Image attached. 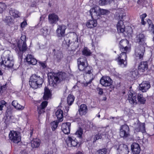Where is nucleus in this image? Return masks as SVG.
Here are the masks:
<instances>
[{
    "label": "nucleus",
    "instance_id": "nucleus-1",
    "mask_svg": "<svg viewBox=\"0 0 154 154\" xmlns=\"http://www.w3.org/2000/svg\"><path fill=\"white\" fill-rule=\"evenodd\" d=\"M48 75L49 85L54 87L60 81L65 80L66 77V74L62 72L57 73L51 72L48 73Z\"/></svg>",
    "mask_w": 154,
    "mask_h": 154
},
{
    "label": "nucleus",
    "instance_id": "nucleus-2",
    "mask_svg": "<svg viewBox=\"0 0 154 154\" xmlns=\"http://www.w3.org/2000/svg\"><path fill=\"white\" fill-rule=\"evenodd\" d=\"M77 65L79 70L86 74H91L93 71L92 67L88 66L87 59L84 56L81 57L77 59Z\"/></svg>",
    "mask_w": 154,
    "mask_h": 154
},
{
    "label": "nucleus",
    "instance_id": "nucleus-3",
    "mask_svg": "<svg viewBox=\"0 0 154 154\" xmlns=\"http://www.w3.org/2000/svg\"><path fill=\"white\" fill-rule=\"evenodd\" d=\"M26 41V36L24 35L22 36L20 40L18 42L17 47L15 49L16 53L20 57H22L23 53L27 49Z\"/></svg>",
    "mask_w": 154,
    "mask_h": 154
},
{
    "label": "nucleus",
    "instance_id": "nucleus-4",
    "mask_svg": "<svg viewBox=\"0 0 154 154\" xmlns=\"http://www.w3.org/2000/svg\"><path fill=\"white\" fill-rule=\"evenodd\" d=\"M43 82L41 77L34 74L30 77L29 84L33 88L37 89L41 86Z\"/></svg>",
    "mask_w": 154,
    "mask_h": 154
},
{
    "label": "nucleus",
    "instance_id": "nucleus-5",
    "mask_svg": "<svg viewBox=\"0 0 154 154\" xmlns=\"http://www.w3.org/2000/svg\"><path fill=\"white\" fill-rule=\"evenodd\" d=\"M147 47L146 44H139V45L136 47L135 53L136 56L139 57L141 60L143 59V57L145 51V48Z\"/></svg>",
    "mask_w": 154,
    "mask_h": 154
},
{
    "label": "nucleus",
    "instance_id": "nucleus-6",
    "mask_svg": "<svg viewBox=\"0 0 154 154\" xmlns=\"http://www.w3.org/2000/svg\"><path fill=\"white\" fill-rule=\"evenodd\" d=\"M0 65H4L8 68L12 67L14 65V61L10 59L8 55L5 57L4 56L0 57Z\"/></svg>",
    "mask_w": 154,
    "mask_h": 154
},
{
    "label": "nucleus",
    "instance_id": "nucleus-7",
    "mask_svg": "<svg viewBox=\"0 0 154 154\" xmlns=\"http://www.w3.org/2000/svg\"><path fill=\"white\" fill-rule=\"evenodd\" d=\"M125 14L122 13H120L119 14V19L120 20L118 22L117 27L118 31L119 32L123 33L125 34V26L124 25L122 19L125 17Z\"/></svg>",
    "mask_w": 154,
    "mask_h": 154
},
{
    "label": "nucleus",
    "instance_id": "nucleus-8",
    "mask_svg": "<svg viewBox=\"0 0 154 154\" xmlns=\"http://www.w3.org/2000/svg\"><path fill=\"white\" fill-rule=\"evenodd\" d=\"M118 65L121 67H126L127 65V56L126 53H121L116 59Z\"/></svg>",
    "mask_w": 154,
    "mask_h": 154
},
{
    "label": "nucleus",
    "instance_id": "nucleus-9",
    "mask_svg": "<svg viewBox=\"0 0 154 154\" xmlns=\"http://www.w3.org/2000/svg\"><path fill=\"white\" fill-rule=\"evenodd\" d=\"M130 130L128 126L126 124L122 125L120 128L119 135L121 137L126 138L130 135Z\"/></svg>",
    "mask_w": 154,
    "mask_h": 154
},
{
    "label": "nucleus",
    "instance_id": "nucleus-10",
    "mask_svg": "<svg viewBox=\"0 0 154 154\" xmlns=\"http://www.w3.org/2000/svg\"><path fill=\"white\" fill-rule=\"evenodd\" d=\"M129 43V41L126 39H122L120 42V49L122 53H125L126 54L129 50L130 47Z\"/></svg>",
    "mask_w": 154,
    "mask_h": 154
},
{
    "label": "nucleus",
    "instance_id": "nucleus-11",
    "mask_svg": "<svg viewBox=\"0 0 154 154\" xmlns=\"http://www.w3.org/2000/svg\"><path fill=\"white\" fill-rule=\"evenodd\" d=\"M117 154H128L129 150L128 146L124 144H118L116 148Z\"/></svg>",
    "mask_w": 154,
    "mask_h": 154
},
{
    "label": "nucleus",
    "instance_id": "nucleus-12",
    "mask_svg": "<svg viewBox=\"0 0 154 154\" xmlns=\"http://www.w3.org/2000/svg\"><path fill=\"white\" fill-rule=\"evenodd\" d=\"M66 29V26L63 24L58 25L56 30V33L57 37L61 39L62 38L65 36V31Z\"/></svg>",
    "mask_w": 154,
    "mask_h": 154
},
{
    "label": "nucleus",
    "instance_id": "nucleus-13",
    "mask_svg": "<svg viewBox=\"0 0 154 154\" xmlns=\"http://www.w3.org/2000/svg\"><path fill=\"white\" fill-rule=\"evenodd\" d=\"M9 136L10 139L14 143H17L21 140L20 137L17 131H11Z\"/></svg>",
    "mask_w": 154,
    "mask_h": 154
},
{
    "label": "nucleus",
    "instance_id": "nucleus-14",
    "mask_svg": "<svg viewBox=\"0 0 154 154\" xmlns=\"http://www.w3.org/2000/svg\"><path fill=\"white\" fill-rule=\"evenodd\" d=\"M112 81L110 78L107 76H103L100 79V83L103 86L106 87L111 85Z\"/></svg>",
    "mask_w": 154,
    "mask_h": 154
},
{
    "label": "nucleus",
    "instance_id": "nucleus-15",
    "mask_svg": "<svg viewBox=\"0 0 154 154\" xmlns=\"http://www.w3.org/2000/svg\"><path fill=\"white\" fill-rule=\"evenodd\" d=\"M97 8H93L90 10V13L93 19L96 20L100 17L99 12L98 11Z\"/></svg>",
    "mask_w": 154,
    "mask_h": 154
},
{
    "label": "nucleus",
    "instance_id": "nucleus-16",
    "mask_svg": "<svg viewBox=\"0 0 154 154\" xmlns=\"http://www.w3.org/2000/svg\"><path fill=\"white\" fill-rule=\"evenodd\" d=\"M150 87L149 82L148 81H143L139 85V89L143 92H146Z\"/></svg>",
    "mask_w": 154,
    "mask_h": 154
},
{
    "label": "nucleus",
    "instance_id": "nucleus-17",
    "mask_svg": "<svg viewBox=\"0 0 154 154\" xmlns=\"http://www.w3.org/2000/svg\"><path fill=\"white\" fill-rule=\"evenodd\" d=\"M146 38L145 35L143 33H140L137 35L136 37L137 43L139 44H146L145 42Z\"/></svg>",
    "mask_w": 154,
    "mask_h": 154
},
{
    "label": "nucleus",
    "instance_id": "nucleus-18",
    "mask_svg": "<svg viewBox=\"0 0 154 154\" xmlns=\"http://www.w3.org/2000/svg\"><path fill=\"white\" fill-rule=\"evenodd\" d=\"M71 123L66 122L62 124L61 129L62 131L65 134H68L70 133Z\"/></svg>",
    "mask_w": 154,
    "mask_h": 154
},
{
    "label": "nucleus",
    "instance_id": "nucleus-19",
    "mask_svg": "<svg viewBox=\"0 0 154 154\" xmlns=\"http://www.w3.org/2000/svg\"><path fill=\"white\" fill-rule=\"evenodd\" d=\"M129 102L133 105L137 104V103L136 100V94L135 93H133L131 92L129 93L128 96Z\"/></svg>",
    "mask_w": 154,
    "mask_h": 154
},
{
    "label": "nucleus",
    "instance_id": "nucleus-20",
    "mask_svg": "<svg viewBox=\"0 0 154 154\" xmlns=\"http://www.w3.org/2000/svg\"><path fill=\"white\" fill-rule=\"evenodd\" d=\"M48 18L49 23L52 24H56L59 20L58 16L55 14H49Z\"/></svg>",
    "mask_w": 154,
    "mask_h": 154
},
{
    "label": "nucleus",
    "instance_id": "nucleus-21",
    "mask_svg": "<svg viewBox=\"0 0 154 154\" xmlns=\"http://www.w3.org/2000/svg\"><path fill=\"white\" fill-rule=\"evenodd\" d=\"M131 149L134 154H139L140 151V148L139 144L136 143H134L131 145Z\"/></svg>",
    "mask_w": 154,
    "mask_h": 154
},
{
    "label": "nucleus",
    "instance_id": "nucleus-22",
    "mask_svg": "<svg viewBox=\"0 0 154 154\" xmlns=\"http://www.w3.org/2000/svg\"><path fill=\"white\" fill-rule=\"evenodd\" d=\"M26 59V62L29 64L35 65L38 62L37 60L31 54H28Z\"/></svg>",
    "mask_w": 154,
    "mask_h": 154
},
{
    "label": "nucleus",
    "instance_id": "nucleus-23",
    "mask_svg": "<svg viewBox=\"0 0 154 154\" xmlns=\"http://www.w3.org/2000/svg\"><path fill=\"white\" fill-rule=\"evenodd\" d=\"M148 68V63L146 61L141 62L138 66V69L141 72H143Z\"/></svg>",
    "mask_w": 154,
    "mask_h": 154
},
{
    "label": "nucleus",
    "instance_id": "nucleus-24",
    "mask_svg": "<svg viewBox=\"0 0 154 154\" xmlns=\"http://www.w3.org/2000/svg\"><path fill=\"white\" fill-rule=\"evenodd\" d=\"M10 14L14 18H17L20 17V14L18 11L16 9L11 8L9 10Z\"/></svg>",
    "mask_w": 154,
    "mask_h": 154
},
{
    "label": "nucleus",
    "instance_id": "nucleus-25",
    "mask_svg": "<svg viewBox=\"0 0 154 154\" xmlns=\"http://www.w3.org/2000/svg\"><path fill=\"white\" fill-rule=\"evenodd\" d=\"M87 107L85 104H82L80 106L79 112L81 116L85 115L87 113Z\"/></svg>",
    "mask_w": 154,
    "mask_h": 154
},
{
    "label": "nucleus",
    "instance_id": "nucleus-26",
    "mask_svg": "<svg viewBox=\"0 0 154 154\" xmlns=\"http://www.w3.org/2000/svg\"><path fill=\"white\" fill-rule=\"evenodd\" d=\"M51 92L50 90L47 87H45L44 88V95L43 96V99L44 100H47L51 98Z\"/></svg>",
    "mask_w": 154,
    "mask_h": 154
},
{
    "label": "nucleus",
    "instance_id": "nucleus-27",
    "mask_svg": "<svg viewBox=\"0 0 154 154\" xmlns=\"http://www.w3.org/2000/svg\"><path fill=\"white\" fill-rule=\"evenodd\" d=\"M67 143L70 144L72 146H75L78 143L75 138H73L69 136L67 140Z\"/></svg>",
    "mask_w": 154,
    "mask_h": 154
},
{
    "label": "nucleus",
    "instance_id": "nucleus-28",
    "mask_svg": "<svg viewBox=\"0 0 154 154\" xmlns=\"http://www.w3.org/2000/svg\"><path fill=\"white\" fill-rule=\"evenodd\" d=\"M97 25V21L96 20L93 19L88 21L86 23V26L90 28H93L96 27Z\"/></svg>",
    "mask_w": 154,
    "mask_h": 154
},
{
    "label": "nucleus",
    "instance_id": "nucleus-29",
    "mask_svg": "<svg viewBox=\"0 0 154 154\" xmlns=\"http://www.w3.org/2000/svg\"><path fill=\"white\" fill-rule=\"evenodd\" d=\"M55 115L59 122H62L63 120V112L61 109H58L55 113Z\"/></svg>",
    "mask_w": 154,
    "mask_h": 154
},
{
    "label": "nucleus",
    "instance_id": "nucleus-30",
    "mask_svg": "<svg viewBox=\"0 0 154 154\" xmlns=\"http://www.w3.org/2000/svg\"><path fill=\"white\" fill-rule=\"evenodd\" d=\"M12 105L17 110H23L24 106L19 104L17 101L16 100H13L11 103Z\"/></svg>",
    "mask_w": 154,
    "mask_h": 154
},
{
    "label": "nucleus",
    "instance_id": "nucleus-31",
    "mask_svg": "<svg viewBox=\"0 0 154 154\" xmlns=\"http://www.w3.org/2000/svg\"><path fill=\"white\" fill-rule=\"evenodd\" d=\"M31 146L32 148H37L39 146L40 141L38 139H34L31 141Z\"/></svg>",
    "mask_w": 154,
    "mask_h": 154
},
{
    "label": "nucleus",
    "instance_id": "nucleus-32",
    "mask_svg": "<svg viewBox=\"0 0 154 154\" xmlns=\"http://www.w3.org/2000/svg\"><path fill=\"white\" fill-rule=\"evenodd\" d=\"M54 57L58 62H60L63 57L62 54L60 51H58L55 53Z\"/></svg>",
    "mask_w": 154,
    "mask_h": 154
},
{
    "label": "nucleus",
    "instance_id": "nucleus-33",
    "mask_svg": "<svg viewBox=\"0 0 154 154\" xmlns=\"http://www.w3.org/2000/svg\"><path fill=\"white\" fill-rule=\"evenodd\" d=\"M137 98L138 101L141 104H144L146 102V100L143 97L142 94L138 93L137 95Z\"/></svg>",
    "mask_w": 154,
    "mask_h": 154
},
{
    "label": "nucleus",
    "instance_id": "nucleus-34",
    "mask_svg": "<svg viewBox=\"0 0 154 154\" xmlns=\"http://www.w3.org/2000/svg\"><path fill=\"white\" fill-rule=\"evenodd\" d=\"M75 97L73 95L69 94L67 98V103L69 106L71 105L73 103Z\"/></svg>",
    "mask_w": 154,
    "mask_h": 154
},
{
    "label": "nucleus",
    "instance_id": "nucleus-35",
    "mask_svg": "<svg viewBox=\"0 0 154 154\" xmlns=\"http://www.w3.org/2000/svg\"><path fill=\"white\" fill-rule=\"evenodd\" d=\"M138 74L137 70L136 69L130 72L129 75L131 78L133 80L137 78Z\"/></svg>",
    "mask_w": 154,
    "mask_h": 154
},
{
    "label": "nucleus",
    "instance_id": "nucleus-36",
    "mask_svg": "<svg viewBox=\"0 0 154 154\" xmlns=\"http://www.w3.org/2000/svg\"><path fill=\"white\" fill-rule=\"evenodd\" d=\"M72 44V42H70V40L68 38H66L64 39V41L63 42V45L66 48H68L69 47L70 45Z\"/></svg>",
    "mask_w": 154,
    "mask_h": 154
},
{
    "label": "nucleus",
    "instance_id": "nucleus-37",
    "mask_svg": "<svg viewBox=\"0 0 154 154\" xmlns=\"http://www.w3.org/2000/svg\"><path fill=\"white\" fill-rule=\"evenodd\" d=\"M137 125H139V126H140L141 132L143 133L146 132L145 125L144 123H141L138 121L137 123Z\"/></svg>",
    "mask_w": 154,
    "mask_h": 154
},
{
    "label": "nucleus",
    "instance_id": "nucleus-38",
    "mask_svg": "<svg viewBox=\"0 0 154 154\" xmlns=\"http://www.w3.org/2000/svg\"><path fill=\"white\" fill-rule=\"evenodd\" d=\"M83 55L86 56H90L91 54V51L86 47H85L84 48L82 51Z\"/></svg>",
    "mask_w": 154,
    "mask_h": 154
},
{
    "label": "nucleus",
    "instance_id": "nucleus-39",
    "mask_svg": "<svg viewBox=\"0 0 154 154\" xmlns=\"http://www.w3.org/2000/svg\"><path fill=\"white\" fill-rule=\"evenodd\" d=\"M58 123L57 121H54L51 123V128L53 131H54L57 128Z\"/></svg>",
    "mask_w": 154,
    "mask_h": 154
},
{
    "label": "nucleus",
    "instance_id": "nucleus-40",
    "mask_svg": "<svg viewBox=\"0 0 154 154\" xmlns=\"http://www.w3.org/2000/svg\"><path fill=\"white\" fill-rule=\"evenodd\" d=\"M83 131L82 129L80 127L76 131L75 134L77 136V137L79 138H82V135L83 134Z\"/></svg>",
    "mask_w": 154,
    "mask_h": 154
},
{
    "label": "nucleus",
    "instance_id": "nucleus-41",
    "mask_svg": "<svg viewBox=\"0 0 154 154\" xmlns=\"http://www.w3.org/2000/svg\"><path fill=\"white\" fill-rule=\"evenodd\" d=\"M112 0H100L99 2V4L100 5H104L109 4Z\"/></svg>",
    "mask_w": 154,
    "mask_h": 154
},
{
    "label": "nucleus",
    "instance_id": "nucleus-42",
    "mask_svg": "<svg viewBox=\"0 0 154 154\" xmlns=\"http://www.w3.org/2000/svg\"><path fill=\"white\" fill-rule=\"evenodd\" d=\"M147 23L149 25V29L153 31L154 33V25L152 24L151 20L149 19L147 20Z\"/></svg>",
    "mask_w": 154,
    "mask_h": 154
},
{
    "label": "nucleus",
    "instance_id": "nucleus-43",
    "mask_svg": "<svg viewBox=\"0 0 154 154\" xmlns=\"http://www.w3.org/2000/svg\"><path fill=\"white\" fill-rule=\"evenodd\" d=\"M107 149L106 148H103L100 149L96 152L95 154H106Z\"/></svg>",
    "mask_w": 154,
    "mask_h": 154
},
{
    "label": "nucleus",
    "instance_id": "nucleus-44",
    "mask_svg": "<svg viewBox=\"0 0 154 154\" xmlns=\"http://www.w3.org/2000/svg\"><path fill=\"white\" fill-rule=\"evenodd\" d=\"M38 63L39 64L40 66L43 69H44L46 68L47 65L46 61L42 62L40 61H38Z\"/></svg>",
    "mask_w": 154,
    "mask_h": 154
},
{
    "label": "nucleus",
    "instance_id": "nucleus-45",
    "mask_svg": "<svg viewBox=\"0 0 154 154\" xmlns=\"http://www.w3.org/2000/svg\"><path fill=\"white\" fill-rule=\"evenodd\" d=\"M6 8V6L5 3L0 2V14L2 13Z\"/></svg>",
    "mask_w": 154,
    "mask_h": 154
},
{
    "label": "nucleus",
    "instance_id": "nucleus-46",
    "mask_svg": "<svg viewBox=\"0 0 154 154\" xmlns=\"http://www.w3.org/2000/svg\"><path fill=\"white\" fill-rule=\"evenodd\" d=\"M12 20L10 16L6 17L5 19V22L6 24L10 26Z\"/></svg>",
    "mask_w": 154,
    "mask_h": 154
},
{
    "label": "nucleus",
    "instance_id": "nucleus-47",
    "mask_svg": "<svg viewBox=\"0 0 154 154\" xmlns=\"http://www.w3.org/2000/svg\"><path fill=\"white\" fill-rule=\"evenodd\" d=\"M48 31V29H47V26L43 27L42 29H40V31L43 35L47 34Z\"/></svg>",
    "mask_w": 154,
    "mask_h": 154
},
{
    "label": "nucleus",
    "instance_id": "nucleus-48",
    "mask_svg": "<svg viewBox=\"0 0 154 154\" xmlns=\"http://www.w3.org/2000/svg\"><path fill=\"white\" fill-rule=\"evenodd\" d=\"M48 104V102L47 101H43L41 103L39 107H41L42 108L45 109V108L47 106Z\"/></svg>",
    "mask_w": 154,
    "mask_h": 154
},
{
    "label": "nucleus",
    "instance_id": "nucleus-49",
    "mask_svg": "<svg viewBox=\"0 0 154 154\" xmlns=\"http://www.w3.org/2000/svg\"><path fill=\"white\" fill-rule=\"evenodd\" d=\"M102 138V136L101 134H96L94 138V142L96 141L97 140L100 139H101Z\"/></svg>",
    "mask_w": 154,
    "mask_h": 154
},
{
    "label": "nucleus",
    "instance_id": "nucleus-50",
    "mask_svg": "<svg viewBox=\"0 0 154 154\" xmlns=\"http://www.w3.org/2000/svg\"><path fill=\"white\" fill-rule=\"evenodd\" d=\"M7 103L4 100H2L0 102V110H2V108L4 107V105L6 104Z\"/></svg>",
    "mask_w": 154,
    "mask_h": 154
},
{
    "label": "nucleus",
    "instance_id": "nucleus-51",
    "mask_svg": "<svg viewBox=\"0 0 154 154\" xmlns=\"http://www.w3.org/2000/svg\"><path fill=\"white\" fill-rule=\"evenodd\" d=\"M98 9L99 10V11L100 13V14L102 15L106 14L109 12L107 10L100 9L99 8Z\"/></svg>",
    "mask_w": 154,
    "mask_h": 154
},
{
    "label": "nucleus",
    "instance_id": "nucleus-52",
    "mask_svg": "<svg viewBox=\"0 0 154 154\" xmlns=\"http://www.w3.org/2000/svg\"><path fill=\"white\" fill-rule=\"evenodd\" d=\"M45 109L42 108L39 106L38 108V111L39 115H40L42 113L44 112H45Z\"/></svg>",
    "mask_w": 154,
    "mask_h": 154
},
{
    "label": "nucleus",
    "instance_id": "nucleus-53",
    "mask_svg": "<svg viewBox=\"0 0 154 154\" xmlns=\"http://www.w3.org/2000/svg\"><path fill=\"white\" fill-rule=\"evenodd\" d=\"M11 113V109L10 108H8L6 109L5 116L6 117H8L9 114H10Z\"/></svg>",
    "mask_w": 154,
    "mask_h": 154
},
{
    "label": "nucleus",
    "instance_id": "nucleus-54",
    "mask_svg": "<svg viewBox=\"0 0 154 154\" xmlns=\"http://www.w3.org/2000/svg\"><path fill=\"white\" fill-rule=\"evenodd\" d=\"M72 35L73 37V40H74V41H78V35H77V34L75 33L74 32H72Z\"/></svg>",
    "mask_w": 154,
    "mask_h": 154
},
{
    "label": "nucleus",
    "instance_id": "nucleus-55",
    "mask_svg": "<svg viewBox=\"0 0 154 154\" xmlns=\"http://www.w3.org/2000/svg\"><path fill=\"white\" fill-rule=\"evenodd\" d=\"M97 90L98 91V94L100 95H102L103 93V89L99 87L97 88Z\"/></svg>",
    "mask_w": 154,
    "mask_h": 154
},
{
    "label": "nucleus",
    "instance_id": "nucleus-56",
    "mask_svg": "<svg viewBox=\"0 0 154 154\" xmlns=\"http://www.w3.org/2000/svg\"><path fill=\"white\" fill-rule=\"evenodd\" d=\"M140 126H139V125H137V126L134 128V130L135 132H140Z\"/></svg>",
    "mask_w": 154,
    "mask_h": 154
},
{
    "label": "nucleus",
    "instance_id": "nucleus-57",
    "mask_svg": "<svg viewBox=\"0 0 154 154\" xmlns=\"http://www.w3.org/2000/svg\"><path fill=\"white\" fill-rule=\"evenodd\" d=\"M93 78H92L91 79L89 82H86V83H85L84 84V85L85 86H87L88 84H90L91 83V82L93 80Z\"/></svg>",
    "mask_w": 154,
    "mask_h": 154
},
{
    "label": "nucleus",
    "instance_id": "nucleus-58",
    "mask_svg": "<svg viewBox=\"0 0 154 154\" xmlns=\"http://www.w3.org/2000/svg\"><path fill=\"white\" fill-rule=\"evenodd\" d=\"M147 15L146 14H144L140 16V18L141 19H144L146 17Z\"/></svg>",
    "mask_w": 154,
    "mask_h": 154
},
{
    "label": "nucleus",
    "instance_id": "nucleus-59",
    "mask_svg": "<svg viewBox=\"0 0 154 154\" xmlns=\"http://www.w3.org/2000/svg\"><path fill=\"white\" fill-rule=\"evenodd\" d=\"M42 154H52V152L48 150H46L44 151Z\"/></svg>",
    "mask_w": 154,
    "mask_h": 154
},
{
    "label": "nucleus",
    "instance_id": "nucleus-60",
    "mask_svg": "<svg viewBox=\"0 0 154 154\" xmlns=\"http://www.w3.org/2000/svg\"><path fill=\"white\" fill-rule=\"evenodd\" d=\"M27 24V23L26 22H23L21 23V26L22 27H24Z\"/></svg>",
    "mask_w": 154,
    "mask_h": 154
},
{
    "label": "nucleus",
    "instance_id": "nucleus-61",
    "mask_svg": "<svg viewBox=\"0 0 154 154\" xmlns=\"http://www.w3.org/2000/svg\"><path fill=\"white\" fill-rule=\"evenodd\" d=\"M69 109V107H65V109H64V112L66 113L68 112Z\"/></svg>",
    "mask_w": 154,
    "mask_h": 154
},
{
    "label": "nucleus",
    "instance_id": "nucleus-62",
    "mask_svg": "<svg viewBox=\"0 0 154 154\" xmlns=\"http://www.w3.org/2000/svg\"><path fill=\"white\" fill-rule=\"evenodd\" d=\"M33 133V129H30V130L29 134H30V137H31Z\"/></svg>",
    "mask_w": 154,
    "mask_h": 154
},
{
    "label": "nucleus",
    "instance_id": "nucleus-63",
    "mask_svg": "<svg viewBox=\"0 0 154 154\" xmlns=\"http://www.w3.org/2000/svg\"><path fill=\"white\" fill-rule=\"evenodd\" d=\"M6 86V85H4L3 86H2L1 87V90H2L3 89H5V87Z\"/></svg>",
    "mask_w": 154,
    "mask_h": 154
},
{
    "label": "nucleus",
    "instance_id": "nucleus-64",
    "mask_svg": "<svg viewBox=\"0 0 154 154\" xmlns=\"http://www.w3.org/2000/svg\"><path fill=\"white\" fill-rule=\"evenodd\" d=\"M146 23V22L144 21V19H141V23L142 25H144Z\"/></svg>",
    "mask_w": 154,
    "mask_h": 154
}]
</instances>
